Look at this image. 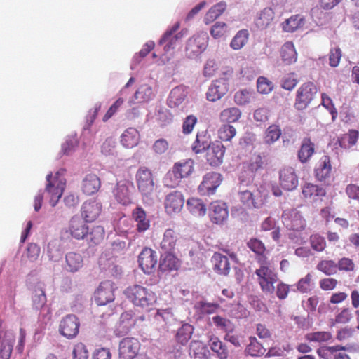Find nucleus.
I'll list each match as a JSON object with an SVG mask.
<instances>
[{
	"label": "nucleus",
	"mask_w": 359,
	"mask_h": 359,
	"mask_svg": "<svg viewBox=\"0 0 359 359\" xmlns=\"http://www.w3.org/2000/svg\"><path fill=\"white\" fill-rule=\"evenodd\" d=\"M259 266L255 273L262 291L265 294H271L275 291L274 285L278 281V275L275 268L266 257L257 258Z\"/></svg>",
	"instance_id": "1"
},
{
	"label": "nucleus",
	"mask_w": 359,
	"mask_h": 359,
	"mask_svg": "<svg viewBox=\"0 0 359 359\" xmlns=\"http://www.w3.org/2000/svg\"><path fill=\"white\" fill-rule=\"evenodd\" d=\"M65 169H60L55 175L50 172L46 176V185L44 193L49 198V202L51 206L56 205L62 197L66 187V180L65 178Z\"/></svg>",
	"instance_id": "2"
},
{
	"label": "nucleus",
	"mask_w": 359,
	"mask_h": 359,
	"mask_svg": "<svg viewBox=\"0 0 359 359\" xmlns=\"http://www.w3.org/2000/svg\"><path fill=\"white\" fill-rule=\"evenodd\" d=\"M180 22H176L162 36L158 41V45L163 46V50L168 55L165 60H169L176 46L182 41V39L187 36L188 29H182L178 32Z\"/></svg>",
	"instance_id": "3"
},
{
	"label": "nucleus",
	"mask_w": 359,
	"mask_h": 359,
	"mask_svg": "<svg viewBox=\"0 0 359 359\" xmlns=\"http://www.w3.org/2000/svg\"><path fill=\"white\" fill-rule=\"evenodd\" d=\"M124 294L135 305L149 309V306L156 302V297L154 292H149L146 288L138 285L127 287Z\"/></svg>",
	"instance_id": "4"
},
{
	"label": "nucleus",
	"mask_w": 359,
	"mask_h": 359,
	"mask_svg": "<svg viewBox=\"0 0 359 359\" xmlns=\"http://www.w3.org/2000/svg\"><path fill=\"white\" fill-rule=\"evenodd\" d=\"M318 91L316 86L311 81L304 83L297 89L294 107L299 111L306 109L313 100Z\"/></svg>",
	"instance_id": "5"
},
{
	"label": "nucleus",
	"mask_w": 359,
	"mask_h": 359,
	"mask_svg": "<svg viewBox=\"0 0 359 359\" xmlns=\"http://www.w3.org/2000/svg\"><path fill=\"white\" fill-rule=\"evenodd\" d=\"M283 226L290 231H302L306 227V221L297 208L285 210L281 215Z\"/></svg>",
	"instance_id": "6"
},
{
	"label": "nucleus",
	"mask_w": 359,
	"mask_h": 359,
	"mask_svg": "<svg viewBox=\"0 0 359 359\" xmlns=\"http://www.w3.org/2000/svg\"><path fill=\"white\" fill-rule=\"evenodd\" d=\"M229 90V79L226 76L214 80L206 93V99L215 102L223 97Z\"/></svg>",
	"instance_id": "7"
},
{
	"label": "nucleus",
	"mask_w": 359,
	"mask_h": 359,
	"mask_svg": "<svg viewBox=\"0 0 359 359\" xmlns=\"http://www.w3.org/2000/svg\"><path fill=\"white\" fill-rule=\"evenodd\" d=\"M115 285L111 280H104L100 283L95 292V301L100 306H104L108 303L113 302L115 299L114 295Z\"/></svg>",
	"instance_id": "8"
},
{
	"label": "nucleus",
	"mask_w": 359,
	"mask_h": 359,
	"mask_svg": "<svg viewBox=\"0 0 359 359\" xmlns=\"http://www.w3.org/2000/svg\"><path fill=\"white\" fill-rule=\"evenodd\" d=\"M80 321L78 317L74 314L65 316L59 325L60 334L67 339H73L77 336L79 332Z\"/></svg>",
	"instance_id": "9"
},
{
	"label": "nucleus",
	"mask_w": 359,
	"mask_h": 359,
	"mask_svg": "<svg viewBox=\"0 0 359 359\" xmlns=\"http://www.w3.org/2000/svg\"><path fill=\"white\" fill-rule=\"evenodd\" d=\"M140 343L134 337L123 338L119 343L118 355L120 359H133L138 353Z\"/></svg>",
	"instance_id": "10"
},
{
	"label": "nucleus",
	"mask_w": 359,
	"mask_h": 359,
	"mask_svg": "<svg viewBox=\"0 0 359 359\" xmlns=\"http://www.w3.org/2000/svg\"><path fill=\"white\" fill-rule=\"evenodd\" d=\"M209 217L212 223L223 224L229 217L226 203L220 201L211 203L209 208Z\"/></svg>",
	"instance_id": "11"
},
{
	"label": "nucleus",
	"mask_w": 359,
	"mask_h": 359,
	"mask_svg": "<svg viewBox=\"0 0 359 359\" xmlns=\"http://www.w3.org/2000/svg\"><path fill=\"white\" fill-rule=\"evenodd\" d=\"M332 165L331 158L323 154L316 163L314 167V176L319 182H326L331 177Z\"/></svg>",
	"instance_id": "12"
},
{
	"label": "nucleus",
	"mask_w": 359,
	"mask_h": 359,
	"mask_svg": "<svg viewBox=\"0 0 359 359\" xmlns=\"http://www.w3.org/2000/svg\"><path fill=\"white\" fill-rule=\"evenodd\" d=\"M184 197L180 191H173L166 195L164 207L168 215L179 213L184 204Z\"/></svg>",
	"instance_id": "13"
},
{
	"label": "nucleus",
	"mask_w": 359,
	"mask_h": 359,
	"mask_svg": "<svg viewBox=\"0 0 359 359\" xmlns=\"http://www.w3.org/2000/svg\"><path fill=\"white\" fill-rule=\"evenodd\" d=\"M156 252L149 248H144L140 252L138 262L144 273L151 274L156 271Z\"/></svg>",
	"instance_id": "14"
},
{
	"label": "nucleus",
	"mask_w": 359,
	"mask_h": 359,
	"mask_svg": "<svg viewBox=\"0 0 359 359\" xmlns=\"http://www.w3.org/2000/svg\"><path fill=\"white\" fill-rule=\"evenodd\" d=\"M222 182L221 175L217 172H211L207 173L198 186V191L202 195H212L215 189L220 185Z\"/></svg>",
	"instance_id": "15"
},
{
	"label": "nucleus",
	"mask_w": 359,
	"mask_h": 359,
	"mask_svg": "<svg viewBox=\"0 0 359 359\" xmlns=\"http://www.w3.org/2000/svg\"><path fill=\"white\" fill-rule=\"evenodd\" d=\"M137 187L144 195H149L154 189L152 174L149 170L141 168L136 174Z\"/></svg>",
	"instance_id": "16"
},
{
	"label": "nucleus",
	"mask_w": 359,
	"mask_h": 359,
	"mask_svg": "<svg viewBox=\"0 0 359 359\" xmlns=\"http://www.w3.org/2000/svg\"><path fill=\"white\" fill-rule=\"evenodd\" d=\"M226 148L218 141L212 142L208 147L205 158L211 166H218L222 164Z\"/></svg>",
	"instance_id": "17"
},
{
	"label": "nucleus",
	"mask_w": 359,
	"mask_h": 359,
	"mask_svg": "<svg viewBox=\"0 0 359 359\" xmlns=\"http://www.w3.org/2000/svg\"><path fill=\"white\" fill-rule=\"evenodd\" d=\"M102 211V203L95 200L86 201L81 208V215L86 222L95 221Z\"/></svg>",
	"instance_id": "18"
},
{
	"label": "nucleus",
	"mask_w": 359,
	"mask_h": 359,
	"mask_svg": "<svg viewBox=\"0 0 359 359\" xmlns=\"http://www.w3.org/2000/svg\"><path fill=\"white\" fill-rule=\"evenodd\" d=\"M130 187H133V184L128 180H124L117 182L113 194L118 203L123 205L131 203Z\"/></svg>",
	"instance_id": "19"
},
{
	"label": "nucleus",
	"mask_w": 359,
	"mask_h": 359,
	"mask_svg": "<svg viewBox=\"0 0 359 359\" xmlns=\"http://www.w3.org/2000/svg\"><path fill=\"white\" fill-rule=\"evenodd\" d=\"M280 185L286 191H292L298 185V177L292 168H285L280 172Z\"/></svg>",
	"instance_id": "20"
},
{
	"label": "nucleus",
	"mask_w": 359,
	"mask_h": 359,
	"mask_svg": "<svg viewBox=\"0 0 359 359\" xmlns=\"http://www.w3.org/2000/svg\"><path fill=\"white\" fill-rule=\"evenodd\" d=\"M14 341V334L11 331H0V359L10 358Z\"/></svg>",
	"instance_id": "21"
},
{
	"label": "nucleus",
	"mask_w": 359,
	"mask_h": 359,
	"mask_svg": "<svg viewBox=\"0 0 359 359\" xmlns=\"http://www.w3.org/2000/svg\"><path fill=\"white\" fill-rule=\"evenodd\" d=\"M68 231L76 240L84 239L88 233V226L80 218L74 217L69 222Z\"/></svg>",
	"instance_id": "22"
},
{
	"label": "nucleus",
	"mask_w": 359,
	"mask_h": 359,
	"mask_svg": "<svg viewBox=\"0 0 359 359\" xmlns=\"http://www.w3.org/2000/svg\"><path fill=\"white\" fill-rule=\"evenodd\" d=\"M181 261L175 255L168 252L161 256L158 269L162 272L177 271L180 268Z\"/></svg>",
	"instance_id": "23"
},
{
	"label": "nucleus",
	"mask_w": 359,
	"mask_h": 359,
	"mask_svg": "<svg viewBox=\"0 0 359 359\" xmlns=\"http://www.w3.org/2000/svg\"><path fill=\"white\" fill-rule=\"evenodd\" d=\"M101 186L100 178L95 174H88L81 182L82 191L88 196L95 194L98 191Z\"/></svg>",
	"instance_id": "24"
},
{
	"label": "nucleus",
	"mask_w": 359,
	"mask_h": 359,
	"mask_svg": "<svg viewBox=\"0 0 359 359\" xmlns=\"http://www.w3.org/2000/svg\"><path fill=\"white\" fill-rule=\"evenodd\" d=\"M83 266V259L82 255L76 252H69L65 255V269L66 271L75 273L79 271Z\"/></svg>",
	"instance_id": "25"
},
{
	"label": "nucleus",
	"mask_w": 359,
	"mask_h": 359,
	"mask_svg": "<svg viewBox=\"0 0 359 359\" xmlns=\"http://www.w3.org/2000/svg\"><path fill=\"white\" fill-rule=\"evenodd\" d=\"M274 20V12L271 8H264L260 11L255 20L256 27L264 30L269 27Z\"/></svg>",
	"instance_id": "26"
},
{
	"label": "nucleus",
	"mask_w": 359,
	"mask_h": 359,
	"mask_svg": "<svg viewBox=\"0 0 359 359\" xmlns=\"http://www.w3.org/2000/svg\"><path fill=\"white\" fill-rule=\"evenodd\" d=\"M213 269L218 274L227 275L230 271V264L226 256L215 252L212 257Z\"/></svg>",
	"instance_id": "27"
},
{
	"label": "nucleus",
	"mask_w": 359,
	"mask_h": 359,
	"mask_svg": "<svg viewBox=\"0 0 359 359\" xmlns=\"http://www.w3.org/2000/svg\"><path fill=\"white\" fill-rule=\"evenodd\" d=\"M208 346L219 359H227L229 351L226 346L216 336H211L208 340Z\"/></svg>",
	"instance_id": "28"
},
{
	"label": "nucleus",
	"mask_w": 359,
	"mask_h": 359,
	"mask_svg": "<svg viewBox=\"0 0 359 359\" xmlns=\"http://www.w3.org/2000/svg\"><path fill=\"white\" fill-rule=\"evenodd\" d=\"M187 95V92L184 86H177L171 90L168 99V104L170 107H178L184 102Z\"/></svg>",
	"instance_id": "29"
},
{
	"label": "nucleus",
	"mask_w": 359,
	"mask_h": 359,
	"mask_svg": "<svg viewBox=\"0 0 359 359\" xmlns=\"http://www.w3.org/2000/svg\"><path fill=\"white\" fill-rule=\"evenodd\" d=\"M315 151V144L310 138H304L299 150L298 151V158L302 163L308 162Z\"/></svg>",
	"instance_id": "30"
},
{
	"label": "nucleus",
	"mask_w": 359,
	"mask_h": 359,
	"mask_svg": "<svg viewBox=\"0 0 359 359\" xmlns=\"http://www.w3.org/2000/svg\"><path fill=\"white\" fill-rule=\"evenodd\" d=\"M210 144V137L207 133H198L191 145V149L195 154H201L205 151Z\"/></svg>",
	"instance_id": "31"
},
{
	"label": "nucleus",
	"mask_w": 359,
	"mask_h": 359,
	"mask_svg": "<svg viewBox=\"0 0 359 359\" xmlns=\"http://www.w3.org/2000/svg\"><path fill=\"white\" fill-rule=\"evenodd\" d=\"M359 138V132L356 130H349L347 133L338 137L337 143L339 147L344 149H348L356 144Z\"/></svg>",
	"instance_id": "32"
},
{
	"label": "nucleus",
	"mask_w": 359,
	"mask_h": 359,
	"mask_svg": "<svg viewBox=\"0 0 359 359\" xmlns=\"http://www.w3.org/2000/svg\"><path fill=\"white\" fill-rule=\"evenodd\" d=\"M280 55L285 65L294 63L297 60V53L294 43L291 41L285 42L281 48Z\"/></svg>",
	"instance_id": "33"
},
{
	"label": "nucleus",
	"mask_w": 359,
	"mask_h": 359,
	"mask_svg": "<svg viewBox=\"0 0 359 359\" xmlns=\"http://www.w3.org/2000/svg\"><path fill=\"white\" fill-rule=\"evenodd\" d=\"M140 135L134 128L126 129L121 137V144L126 148H133L138 144Z\"/></svg>",
	"instance_id": "34"
},
{
	"label": "nucleus",
	"mask_w": 359,
	"mask_h": 359,
	"mask_svg": "<svg viewBox=\"0 0 359 359\" xmlns=\"http://www.w3.org/2000/svg\"><path fill=\"white\" fill-rule=\"evenodd\" d=\"M194 161L192 159L183 160L175 163L173 169L180 177H189L194 171Z\"/></svg>",
	"instance_id": "35"
},
{
	"label": "nucleus",
	"mask_w": 359,
	"mask_h": 359,
	"mask_svg": "<svg viewBox=\"0 0 359 359\" xmlns=\"http://www.w3.org/2000/svg\"><path fill=\"white\" fill-rule=\"evenodd\" d=\"M133 218L137 223V230L139 232H143L147 230L150 226L149 220L146 218L145 211L140 207H137L133 210Z\"/></svg>",
	"instance_id": "36"
},
{
	"label": "nucleus",
	"mask_w": 359,
	"mask_h": 359,
	"mask_svg": "<svg viewBox=\"0 0 359 359\" xmlns=\"http://www.w3.org/2000/svg\"><path fill=\"white\" fill-rule=\"evenodd\" d=\"M104 229L101 226H94L88 228V233L86 236V240L90 246L100 244L104 238Z\"/></svg>",
	"instance_id": "37"
},
{
	"label": "nucleus",
	"mask_w": 359,
	"mask_h": 359,
	"mask_svg": "<svg viewBox=\"0 0 359 359\" xmlns=\"http://www.w3.org/2000/svg\"><path fill=\"white\" fill-rule=\"evenodd\" d=\"M207 37L205 34H198L190 38L187 44V50L194 53H201L206 47Z\"/></svg>",
	"instance_id": "38"
},
{
	"label": "nucleus",
	"mask_w": 359,
	"mask_h": 359,
	"mask_svg": "<svg viewBox=\"0 0 359 359\" xmlns=\"http://www.w3.org/2000/svg\"><path fill=\"white\" fill-rule=\"evenodd\" d=\"M302 194L306 198L316 200V198H321L326 195V191L324 188L311 183L306 184L302 187Z\"/></svg>",
	"instance_id": "39"
},
{
	"label": "nucleus",
	"mask_w": 359,
	"mask_h": 359,
	"mask_svg": "<svg viewBox=\"0 0 359 359\" xmlns=\"http://www.w3.org/2000/svg\"><path fill=\"white\" fill-rule=\"evenodd\" d=\"M226 4L220 1L212 6L206 13L204 17V22L206 25L210 24L218 18L226 10Z\"/></svg>",
	"instance_id": "40"
},
{
	"label": "nucleus",
	"mask_w": 359,
	"mask_h": 359,
	"mask_svg": "<svg viewBox=\"0 0 359 359\" xmlns=\"http://www.w3.org/2000/svg\"><path fill=\"white\" fill-rule=\"evenodd\" d=\"M206 347L200 341H192L189 345V355L192 359H208Z\"/></svg>",
	"instance_id": "41"
},
{
	"label": "nucleus",
	"mask_w": 359,
	"mask_h": 359,
	"mask_svg": "<svg viewBox=\"0 0 359 359\" xmlns=\"http://www.w3.org/2000/svg\"><path fill=\"white\" fill-rule=\"evenodd\" d=\"M240 200L243 205L248 208H259L261 205V201L258 200L259 194H255L246 190L240 192Z\"/></svg>",
	"instance_id": "42"
},
{
	"label": "nucleus",
	"mask_w": 359,
	"mask_h": 359,
	"mask_svg": "<svg viewBox=\"0 0 359 359\" xmlns=\"http://www.w3.org/2000/svg\"><path fill=\"white\" fill-rule=\"evenodd\" d=\"M241 114V111L238 107H232L222 110L219 114V118L222 122L235 123L240 119Z\"/></svg>",
	"instance_id": "43"
},
{
	"label": "nucleus",
	"mask_w": 359,
	"mask_h": 359,
	"mask_svg": "<svg viewBox=\"0 0 359 359\" xmlns=\"http://www.w3.org/2000/svg\"><path fill=\"white\" fill-rule=\"evenodd\" d=\"M187 208L189 212L196 216H203L206 213V208L201 199L191 198L188 199Z\"/></svg>",
	"instance_id": "44"
},
{
	"label": "nucleus",
	"mask_w": 359,
	"mask_h": 359,
	"mask_svg": "<svg viewBox=\"0 0 359 359\" xmlns=\"http://www.w3.org/2000/svg\"><path fill=\"white\" fill-rule=\"evenodd\" d=\"M250 343L245 348V353L251 356L257 357L264 354L266 349L262 344L258 341L255 337L249 338Z\"/></svg>",
	"instance_id": "45"
},
{
	"label": "nucleus",
	"mask_w": 359,
	"mask_h": 359,
	"mask_svg": "<svg viewBox=\"0 0 359 359\" xmlns=\"http://www.w3.org/2000/svg\"><path fill=\"white\" fill-rule=\"evenodd\" d=\"M304 24V18L294 15L283 22V29L287 32H294Z\"/></svg>",
	"instance_id": "46"
},
{
	"label": "nucleus",
	"mask_w": 359,
	"mask_h": 359,
	"mask_svg": "<svg viewBox=\"0 0 359 359\" xmlns=\"http://www.w3.org/2000/svg\"><path fill=\"white\" fill-rule=\"evenodd\" d=\"M266 165V161L261 154H255L250 159L249 163L246 165V168L252 174H255L260 170L264 169Z\"/></svg>",
	"instance_id": "47"
},
{
	"label": "nucleus",
	"mask_w": 359,
	"mask_h": 359,
	"mask_svg": "<svg viewBox=\"0 0 359 359\" xmlns=\"http://www.w3.org/2000/svg\"><path fill=\"white\" fill-rule=\"evenodd\" d=\"M177 242V234L173 229H168L163 235L161 246L167 251H171L175 248Z\"/></svg>",
	"instance_id": "48"
},
{
	"label": "nucleus",
	"mask_w": 359,
	"mask_h": 359,
	"mask_svg": "<svg viewBox=\"0 0 359 359\" xmlns=\"http://www.w3.org/2000/svg\"><path fill=\"white\" fill-rule=\"evenodd\" d=\"M135 325V320L130 313H123L120 317L118 329L120 334H127Z\"/></svg>",
	"instance_id": "49"
},
{
	"label": "nucleus",
	"mask_w": 359,
	"mask_h": 359,
	"mask_svg": "<svg viewBox=\"0 0 359 359\" xmlns=\"http://www.w3.org/2000/svg\"><path fill=\"white\" fill-rule=\"evenodd\" d=\"M249 33L247 29H241L237 32L231 41L230 46L233 50H240L248 42Z\"/></svg>",
	"instance_id": "50"
},
{
	"label": "nucleus",
	"mask_w": 359,
	"mask_h": 359,
	"mask_svg": "<svg viewBox=\"0 0 359 359\" xmlns=\"http://www.w3.org/2000/svg\"><path fill=\"white\" fill-rule=\"evenodd\" d=\"M316 269L327 276L336 274L337 272V263L332 259H323L320 261Z\"/></svg>",
	"instance_id": "51"
},
{
	"label": "nucleus",
	"mask_w": 359,
	"mask_h": 359,
	"mask_svg": "<svg viewBox=\"0 0 359 359\" xmlns=\"http://www.w3.org/2000/svg\"><path fill=\"white\" fill-rule=\"evenodd\" d=\"M332 338V333L327 331L310 332L305 335V339L310 342L323 343L330 341Z\"/></svg>",
	"instance_id": "52"
},
{
	"label": "nucleus",
	"mask_w": 359,
	"mask_h": 359,
	"mask_svg": "<svg viewBox=\"0 0 359 359\" xmlns=\"http://www.w3.org/2000/svg\"><path fill=\"white\" fill-rule=\"evenodd\" d=\"M309 243L311 248L317 252H323L327 246L325 238L318 233L310 236Z\"/></svg>",
	"instance_id": "53"
},
{
	"label": "nucleus",
	"mask_w": 359,
	"mask_h": 359,
	"mask_svg": "<svg viewBox=\"0 0 359 359\" xmlns=\"http://www.w3.org/2000/svg\"><path fill=\"white\" fill-rule=\"evenodd\" d=\"M281 135V130L277 125H271L266 129L264 140L266 144H271L276 142Z\"/></svg>",
	"instance_id": "54"
},
{
	"label": "nucleus",
	"mask_w": 359,
	"mask_h": 359,
	"mask_svg": "<svg viewBox=\"0 0 359 359\" xmlns=\"http://www.w3.org/2000/svg\"><path fill=\"white\" fill-rule=\"evenodd\" d=\"M236 128L230 124H224L218 130V137L222 141H231L236 135Z\"/></svg>",
	"instance_id": "55"
},
{
	"label": "nucleus",
	"mask_w": 359,
	"mask_h": 359,
	"mask_svg": "<svg viewBox=\"0 0 359 359\" xmlns=\"http://www.w3.org/2000/svg\"><path fill=\"white\" fill-rule=\"evenodd\" d=\"M248 247L257 255V258L261 257H266L264 252L266 251V247L262 241L257 238H251L247 243Z\"/></svg>",
	"instance_id": "56"
},
{
	"label": "nucleus",
	"mask_w": 359,
	"mask_h": 359,
	"mask_svg": "<svg viewBox=\"0 0 359 359\" xmlns=\"http://www.w3.org/2000/svg\"><path fill=\"white\" fill-rule=\"evenodd\" d=\"M33 304L36 309L42 308L46 302V297L44 290L41 287H36L32 296Z\"/></svg>",
	"instance_id": "57"
},
{
	"label": "nucleus",
	"mask_w": 359,
	"mask_h": 359,
	"mask_svg": "<svg viewBox=\"0 0 359 359\" xmlns=\"http://www.w3.org/2000/svg\"><path fill=\"white\" fill-rule=\"evenodd\" d=\"M257 88L259 93L262 94H268L273 88V83L264 76H259L257 81Z\"/></svg>",
	"instance_id": "58"
},
{
	"label": "nucleus",
	"mask_w": 359,
	"mask_h": 359,
	"mask_svg": "<svg viewBox=\"0 0 359 359\" xmlns=\"http://www.w3.org/2000/svg\"><path fill=\"white\" fill-rule=\"evenodd\" d=\"M192 330L191 325H184L177 332L176 337L182 344H186L191 337Z\"/></svg>",
	"instance_id": "59"
},
{
	"label": "nucleus",
	"mask_w": 359,
	"mask_h": 359,
	"mask_svg": "<svg viewBox=\"0 0 359 359\" xmlns=\"http://www.w3.org/2000/svg\"><path fill=\"white\" fill-rule=\"evenodd\" d=\"M252 93L247 90L243 89L237 91L234 95V102L238 105H245L250 102Z\"/></svg>",
	"instance_id": "60"
},
{
	"label": "nucleus",
	"mask_w": 359,
	"mask_h": 359,
	"mask_svg": "<svg viewBox=\"0 0 359 359\" xmlns=\"http://www.w3.org/2000/svg\"><path fill=\"white\" fill-rule=\"evenodd\" d=\"M79 142L75 137H70L62 144L61 153L63 155H70L78 147Z\"/></svg>",
	"instance_id": "61"
},
{
	"label": "nucleus",
	"mask_w": 359,
	"mask_h": 359,
	"mask_svg": "<svg viewBox=\"0 0 359 359\" xmlns=\"http://www.w3.org/2000/svg\"><path fill=\"white\" fill-rule=\"evenodd\" d=\"M182 178L178 176V175L175 172V170L172 168V170L168 171L165 176L163 180V182L165 186L168 187H175L177 186Z\"/></svg>",
	"instance_id": "62"
},
{
	"label": "nucleus",
	"mask_w": 359,
	"mask_h": 359,
	"mask_svg": "<svg viewBox=\"0 0 359 359\" xmlns=\"http://www.w3.org/2000/svg\"><path fill=\"white\" fill-rule=\"evenodd\" d=\"M312 275L309 273L304 277L299 279L297 283V289L302 293H306L311 290Z\"/></svg>",
	"instance_id": "63"
},
{
	"label": "nucleus",
	"mask_w": 359,
	"mask_h": 359,
	"mask_svg": "<svg viewBox=\"0 0 359 359\" xmlns=\"http://www.w3.org/2000/svg\"><path fill=\"white\" fill-rule=\"evenodd\" d=\"M88 352L86 346L82 343H78L73 350V359H88Z\"/></svg>",
	"instance_id": "64"
}]
</instances>
